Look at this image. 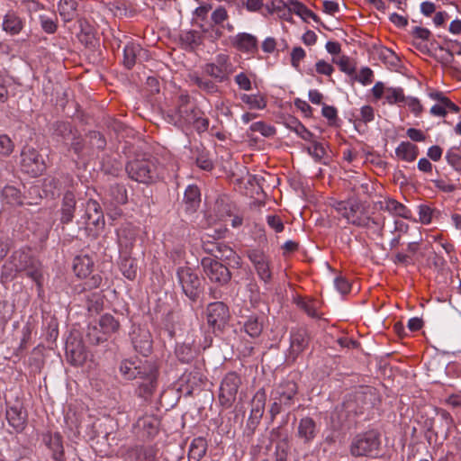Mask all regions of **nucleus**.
Wrapping results in <instances>:
<instances>
[{
	"mask_svg": "<svg viewBox=\"0 0 461 461\" xmlns=\"http://www.w3.org/2000/svg\"><path fill=\"white\" fill-rule=\"evenodd\" d=\"M192 82L196 85L201 90L208 93L214 94L219 91V87L215 85L212 80L207 78H203L198 76L191 77Z\"/></svg>",
	"mask_w": 461,
	"mask_h": 461,
	"instance_id": "40",
	"label": "nucleus"
},
{
	"mask_svg": "<svg viewBox=\"0 0 461 461\" xmlns=\"http://www.w3.org/2000/svg\"><path fill=\"white\" fill-rule=\"evenodd\" d=\"M305 57V51L301 47H295L291 53L292 65L295 68L299 66L300 61Z\"/></svg>",
	"mask_w": 461,
	"mask_h": 461,
	"instance_id": "57",
	"label": "nucleus"
},
{
	"mask_svg": "<svg viewBox=\"0 0 461 461\" xmlns=\"http://www.w3.org/2000/svg\"><path fill=\"white\" fill-rule=\"evenodd\" d=\"M243 5L249 12H258L263 6V0H245Z\"/></svg>",
	"mask_w": 461,
	"mask_h": 461,
	"instance_id": "61",
	"label": "nucleus"
},
{
	"mask_svg": "<svg viewBox=\"0 0 461 461\" xmlns=\"http://www.w3.org/2000/svg\"><path fill=\"white\" fill-rule=\"evenodd\" d=\"M375 205L379 210L388 212L392 215L402 218L409 217V210L402 203L394 199L385 198L378 201Z\"/></svg>",
	"mask_w": 461,
	"mask_h": 461,
	"instance_id": "21",
	"label": "nucleus"
},
{
	"mask_svg": "<svg viewBox=\"0 0 461 461\" xmlns=\"http://www.w3.org/2000/svg\"><path fill=\"white\" fill-rule=\"evenodd\" d=\"M77 3L74 0H60L59 11L65 22L71 21L76 14Z\"/></svg>",
	"mask_w": 461,
	"mask_h": 461,
	"instance_id": "34",
	"label": "nucleus"
},
{
	"mask_svg": "<svg viewBox=\"0 0 461 461\" xmlns=\"http://www.w3.org/2000/svg\"><path fill=\"white\" fill-rule=\"evenodd\" d=\"M139 427H149L148 435L151 436L157 432L158 421L151 418H143L138 421Z\"/></svg>",
	"mask_w": 461,
	"mask_h": 461,
	"instance_id": "51",
	"label": "nucleus"
},
{
	"mask_svg": "<svg viewBox=\"0 0 461 461\" xmlns=\"http://www.w3.org/2000/svg\"><path fill=\"white\" fill-rule=\"evenodd\" d=\"M384 97L389 104H394L405 101L403 90L401 87H389L385 89Z\"/></svg>",
	"mask_w": 461,
	"mask_h": 461,
	"instance_id": "41",
	"label": "nucleus"
},
{
	"mask_svg": "<svg viewBox=\"0 0 461 461\" xmlns=\"http://www.w3.org/2000/svg\"><path fill=\"white\" fill-rule=\"evenodd\" d=\"M93 262L87 256L77 257L74 260L73 267L78 277H86L92 271Z\"/></svg>",
	"mask_w": 461,
	"mask_h": 461,
	"instance_id": "27",
	"label": "nucleus"
},
{
	"mask_svg": "<svg viewBox=\"0 0 461 461\" xmlns=\"http://www.w3.org/2000/svg\"><path fill=\"white\" fill-rule=\"evenodd\" d=\"M14 149L11 139L6 135H0V154L9 155Z\"/></svg>",
	"mask_w": 461,
	"mask_h": 461,
	"instance_id": "52",
	"label": "nucleus"
},
{
	"mask_svg": "<svg viewBox=\"0 0 461 461\" xmlns=\"http://www.w3.org/2000/svg\"><path fill=\"white\" fill-rule=\"evenodd\" d=\"M201 264L203 273L212 282L223 285L230 279L229 269L218 260L206 257L202 259Z\"/></svg>",
	"mask_w": 461,
	"mask_h": 461,
	"instance_id": "7",
	"label": "nucleus"
},
{
	"mask_svg": "<svg viewBox=\"0 0 461 461\" xmlns=\"http://www.w3.org/2000/svg\"><path fill=\"white\" fill-rule=\"evenodd\" d=\"M334 70V68L330 63L324 61V60H319L316 63V71L319 74L330 76L332 74Z\"/></svg>",
	"mask_w": 461,
	"mask_h": 461,
	"instance_id": "58",
	"label": "nucleus"
},
{
	"mask_svg": "<svg viewBox=\"0 0 461 461\" xmlns=\"http://www.w3.org/2000/svg\"><path fill=\"white\" fill-rule=\"evenodd\" d=\"M289 128L296 133L297 136L304 140L305 141H313L314 137L313 134L304 127L300 122L297 120H292L289 124Z\"/></svg>",
	"mask_w": 461,
	"mask_h": 461,
	"instance_id": "39",
	"label": "nucleus"
},
{
	"mask_svg": "<svg viewBox=\"0 0 461 461\" xmlns=\"http://www.w3.org/2000/svg\"><path fill=\"white\" fill-rule=\"evenodd\" d=\"M446 159L456 171H461V150L451 148L446 154Z\"/></svg>",
	"mask_w": 461,
	"mask_h": 461,
	"instance_id": "43",
	"label": "nucleus"
},
{
	"mask_svg": "<svg viewBox=\"0 0 461 461\" xmlns=\"http://www.w3.org/2000/svg\"><path fill=\"white\" fill-rule=\"evenodd\" d=\"M379 445L378 434L373 430L367 431L354 438L350 453L354 456H368L377 450Z\"/></svg>",
	"mask_w": 461,
	"mask_h": 461,
	"instance_id": "5",
	"label": "nucleus"
},
{
	"mask_svg": "<svg viewBox=\"0 0 461 461\" xmlns=\"http://www.w3.org/2000/svg\"><path fill=\"white\" fill-rule=\"evenodd\" d=\"M121 375L128 380L137 377L143 379L140 387L145 395L150 394L156 384V368L148 361L123 360L120 365Z\"/></svg>",
	"mask_w": 461,
	"mask_h": 461,
	"instance_id": "2",
	"label": "nucleus"
},
{
	"mask_svg": "<svg viewBox=\"0 0 461 461\" xmlns=\"http://www.w3.org/2000/svg\"><path fill=\"white\" fill-rule=\"evenodd\" d=\"M296 393V384L293 381H287L281 384L276 389L275 398L283 403L285 407H290L294 403V398Z\"/></svg>",
	"mask_w": 461,
	"mask_h": 461,
	"instance_id": "20",
	"label": "nucleus"
},
{
	"mask_svg": "<svg viewBox=\"0 0 461 461\" xmlns=\"http://www.w3.org/2000/svg\"><path fill=\"white\" fill-rule=\"evenodd\" d=\"M231 42L234 47L242 51L252 52L258 49L257 38L247 32L238 33L231 39Z\"/></svg>",
	"mask_w": 461,
	"mask_h": 461,
	"instance_id": "22",
	"label": "nucleus"
},
{
	"mask_svg": "<svg viewBox=\"0 0 461 461\" xmlns=\"http://www.w3.org/2000/svg\"><path fill=\"white\" fill-rule=\"evenodd\" d=\"M40 22H41V28L45 32H47V33L55 32V31L57 29V24H56V22L52 18H50L47 15H40Z\"/></svg>",
	"mask_w": 461,
	"mask_h": 461,
	"instance_id": "48",
	"label": "nucleus"
},
{
	"mask_svg": "<svg viewBox=\"0 0 461 461\" xmlns=\"http://www.w3.org/2000/svg\"><path fill=\"white\" fill-rule=\"evenodd\" d=\"M405 104L409 107V109L416 115H420L423 110V107L420 102V100L416 97H405Z\"/></svg>",
	"mask_w": 461,
	"mask_h": 461,
	"instance_id": "50",
	"label": "nucleus"
},
{
	"mask_svg": "<svg viewBox=\"0 0 461 461\" xmlns=\"http://www.w3.org/2000/svg\"><path fill=\"white\" fill-rule=\"evenodd\" d=\"M240 378L236 373H229L223 378L220 387V401L221 404L229 407L235 401Z\"/></svg>",
	"mask_w": 461,
	"mask_h": 461,
	"instance_id": "8",
	"label": "nucleus"
},
{
	"mask_svg": "<svg viewBox=\"0 0 461 461\" xmlns=\"http://www.w3.org/2000/svg\"><path fill=\"white\" fill-rule=\"evenodd\" d=\"M266 402V394L262 390H258L252 399L251 417L256 419L262 417Z\"/></svg>",
	"mask_w": 461,
	"mask_h": 461,
	"instance_id": "30",
	"label": "nucleus"
},
{
	"mask_svg": "<svg viewBox=\"0 0 461 461\" xmlns=\"http://www.w3.org/2000/svg\"><path fill=\"white\" fill-rule=\"evenodd\" d=\"M21 157L22 169L32 176L40 175L45 169L43 160L34 149H24L22 151Z\"/></svg>",
	"mask_w": 461,
	"mask_h": 461,
	"instance_id": "10",
	"label": "nucleus"
},
{
	"mask_svg": "<svg viewBox=\"0 0 461 461\" xmlns=\"http://www.w3.org/2000/svg\"><path fill=\"white\" fill-rule=\"evenodd\" d=\"M9 424L16 430H22L26 421L25 412L18 406L9 407L6 411Z\"/></svg>",
	"mask_w": 461,
	"mask_h": 461,
	"instance_id": "23",
	"label": "nucleus"
},
{
	"mask_svg": "<svg viewBox=\"0 0 461 461\" xmlns=\"http://www.w3.org/2000/svg\"><path fill=\"white\" fill-rule=\"evenodd\" d=\"M191 110L197 109L189 104L188 96H181L178 107L167 113V122L173 124V117L177 116L178 114L186 115L190 113Z\"/></svg>",
	"mask_w": 461,
	"mask_h": 461,
	"instance_id": "29",
	"label": "nucleus"
},
{
	"mask_svg": "<svg viewBox=\"0 0 461 461\" xmlns=\"http://www.w3.org/2000/svg\"><path fill=\"white\" fill-rule=\"evenodd\" d=\"M309 338L306 330L295 329L291 331L289 357L294 360L308 345Z\"/></svg>",
	"mask_w": 461,
	"mask_h": 461,
	"instance_id": "16",
	"label": "nucleus"
},
{
	"mask_svg": "<svg viewBox=\"0 0 461 461\" xmlns=\"http://www.w3.org/2000/svg\"><path fill=\"white\" fill-rule=\"evenodd\" d=\"M240 100L244 104H246L249 109L261 110V109H264L267 105V102H266L265 98L260 94H256V95L242 94V95H240Z\"/></svg>",
	"mask_w": 461,
	"mask_h": 461,
	"instance_id": "32",
	"label": "nucleus"
},
{
	"mask_svg": "<svg viewBox=\"0 0 461 461\" xmlns=\"http://www.w3.org/2000/svg\"><path fill=\"white\" fill-rule=\"evenodd\" d=\"M428 376L433 383H441L447 377V363L440 356H434L426 363Z\"/></svg>",
	"mask_w": 461,
	"mask_h": 461,
	"instance_id": "17",
	"label": "nucleus"
},
{
	"mask_svg": "<svg viewBox=\"0 0 461 461\" xmlns=\"http://www.w3.org/2000/svg\"><path fill=\"white\" fill-rule=\"evenodd\" d=\"M46 443L53 453V458L56 461H59L63 456V445L61 437L59 434L50 435L46 440Z\"/></svg>",
	"mask_w": 461,
	"mask_h": 461,
	"instance_id": "33",
	"label": "nucleus"
},
{
	"mask_svg": "<svg viewBox=\"0 0 461 461\" xmlns=\"http://www.w3.org/2000/svg\"><path fill=\"white\" fill-rule=\"evenodd\" d=\"M432 210L424 204L419 206V219L423 224H429L431 221Z\"/></svg>",
	"mask_w": 461,
	"mask_h": 461,
	"instance_id": "54",
	"label": "nucleus"
},
{
	"mask_svg": "<svg viewBox=\"0 0 461 461\" xmlns=\"http://www.w3.org/2000/svg\"><path fill=\"white\" fill-rule=\"evenodd\" d=\"M234 80L241 90L249 91L251 89V81L245 73L236 75Z\"/></svg>",
	"mask_w": 461,
	"mask_h": 461,
	"instance_id": "53",
	"label": "nucleus"
},
{
	"mask_svg": "<svg viewBox=\"0 0 461 461\" xmlns=\"http://www.w3.org/2000/svg\"><path fill=\"white\" fill-rule=\"evenodd\" d=\"M4 200L9 204H19L22 203L20 192L14 186H5L2 191Z\"/></svg>",
	"mask_w": 461,
	"mask_h": 461,
	"instance_id": "42",
	"label": "nucleus"
},
{
	"mask_svg": "<svg viewBox=\"0 0 461 461\" xmlns=\"http://www.w3.org/2000/svg\"><path fill=\"white\" fill-rule=\"evenodd\" d=\"M312 145L307 148L308 153L315 159H321L325 155V148L322 143L318 142L315 139L311 141Z\"/></svg>",
	"mask_w": 461,
	"mask_h": 461,
	"instance_id": "45",
	"label": "nucleus"
},
{
	"mask_svg": "<svg viewBox=\"0 0 461 461\" xmlns=\"http://www.w3.org/2000/svg\"><path fill=\"white\" fill-rule=\"evenodd\" d=\"M144 59H147V53L140 44L131 42L124 46L123 63L128 68H132L136 62Z\"/></svg>",
	"mask_w": 461,
	"mask_h": 461,
	"instance_id": "18",
	"label": "nucleus"
},
{
	"mask_svg": "<svg viewBox=\"0 0 461 461\" xmlns=\"http://www.w3.org/2000/svg\"><path fill=\"white\" fill-rule=\"evenodd\" d=\"M184 202L186 209L194 211L200 203V191L195 185H188L185 191Z\"/></svg>",
	"mask_w": 461,
	"mask_h": 461,
	"instance_id": "28",
	"label": "nucleus"
},
{
	"mask_svg": "<svg viewBox=\"0 0 461 461\" xmlns=\"http://www.w3.org/2000/svg\"><path fill=\"white\" fill-rule=\"evenodd\" d=\"M3 30L6 32L15 35L18 34L23 27V23L22 20L14 13H9L5 14L3 20Z\"/></svg>",
	"mask_w": 461,
	"mask_h": 461,
	"instance_id": "26",
	"label": "nucleus"
},
{
	"mask_svg": "<svg viewBox=\"0 0 461 461\" xmlns=\"http://www.w3.org/2000/svg\"><path fill=\"white\" fill-rule=\"evenodd\" d=\"M297 304L309 316H311L312 318L319 317V314L317 312V306H316V303L315 302L300 300V301H298Z\"/></svg>",
	"mask_w": 461,
	"mask_h": 461,
	"instance_id": "47",
	"label": "nucleus"
},
{
	"mask_svg": "<svg viewBox=\"0 0 461 461\" xmlns=\"http://www.w3.org/2000/svg\"><path fill=\"white\" fill-rule=\"evenodd\" d=\"M319 429L312 418L304 417L300 420L297 427V436L303 443L308 444L312 442L316 438Z\"/></svg>",
	"mask_w": 461,
	"mask_h": 461,
	"instance_id": "19",
	"label": "nucleus"
},
{
	"mask_svg": "<svg viewBox=\"0 0 461 461\" xmlns=\"http://www.w3.org/2000/svg\"><path fill=\"white\" fill-rule=\"evenodd\" d=\"M207 443L203 438H194L189 447V461H199L206 453Z\"/></svg>",
	"mask_w": 461,
	"mask_h": 461,
	"instance_id": "25",
	"label": "nucleus"
},
{
	"mask_svg": "<svg viewBox=\"0 0 461 461\" xmlns=\"http://www.w3.org/2000/svg\"><path fill=\"white\" fill-rule=\"evenodd\" d=\"M243 327L245 332L252 338L258 337L261 334L263 329L262 322L259 321V320L255 316H250L244 322Z\"/></svg>",
	"mask_w": 461,
	"mask_h": 461,
	"instance_id": "36",
	"label": "nucleus"
},
{
	"mask_svg": "<svg viewBox=\"0 0 461 461\" xmlns=\"http://www.w3.org/2000/svg\"><path fill=\"white\" fill-rule=\"evenodd\" d=\"M109 195L113 202L122 204L127 202V191L122 185H113L109 189Z\"/></svg>",
	"mask_w": 461,
	"mask_h": 461,
	"instance_id": "38",
	"label": "nucleus"
},
{
	"mask_svg": "<svg viewBox=\"0 0 461 461\" xmlns=\"http://www.w3.org/2000/svg\"><path fill=\"white\" fill-rule=\"evenodd\" d=\"M334 285L338 292L344 294L349 292L350 285L347 279L342 276L335 278Z\"/></svg>",
	"mask_w": 461,
	"mask_h": 461,
	"instance_id": "56",
	"label": "nucleus"
},
{
	"mask_svg": "<svg viewBox=\"0 0 461 461\" xmlns=\"http://www.w3.org/2000/svg\"><path fill=\"white\" fill-rule=\"evenodd\" d=\"M204 71L216 81L223 82L234 72V67L227 55L219 54L213 62L205 65Z\"/></svg>",
	"mask_w": 461,
	"mask_h": 461,
	"instance_id": "6",
	"label": "nucleus"
},
{
	"mask_svg": "<svg viewBox=\"0 0 461 461\" xmlns=\"http://www.w3.org/2000/svg\"><path fill=\"white\" fill-rule=\"evenodd\" d=\"M99 326L104 334H111L118 330L120 324L112 315L104 314L99 320Z\"/></svg>",
	"mask_w": 461,
	"mask_h": 461,
	"instance_id": "37",
	"label": "nucleus"
},
{
	"mask_svg": "<svg viewBox=\"0 0 461 461\" xmlns=\"http://www.w3.org/2000/svg\"><path fill=\"white\" fill-rule=\"evenodd\" d=\"M131 342L136 351L147 356L152 349L150 332L143 327H133L131 333Z\"/></svg>",
	"mask_w": 461,
	"mask_h": 461,
	"instance_id": "14",
	"label": "nucleus"
},
{
	"mask_svg": "<svg viewBox=\"0 0 461 461\" xmlns=\"http://www.w3.org/2000/svg\"><path fill=\"white\" fill-rule=\"evenodd\" d=\"M251 131L261 133L264 137H269L275 133V129L269 125L265 124L263 122H257L250 125Z\"/></svg>",
	"mask_w": 461,
	"mask_h": 461,
	"instance_id": "46",
	"label": "nucleus"
},
{
	"mask_svg": "<svg viewBox=\"0 0 461 461\" xmlns=\"http://www.w3.org/2000/svg\"><path fill=\"white\" fill-rule=\"evenodd\" d=\"M357 80L364 86L369 85L373 81V71L369 68H363L357 76Z\"/></svg>",
	"mask_w": 461,
	"mask_h": 461,
	"instance_id": "55",
	"label": "nucleus"
},
{
	"mask_svg": "<svg viewBox=\"0 0 461 461\" xmlns=\"http://www.w3.org/2000/svg\"><path fill=\"white\" fill-rule=\"evenodd\" d=\"M230 317L227 306L221 302L210 303L207 307V321L214 329H221Z\"/></svg>",
	"mask_w": 461,
	"mask_h": 461,
	"instance_id": "13",
	"label": "nucleus"
},
{
	"mask_svg": "<svg viewBox=\"0 0 461 461\" xmlns=\"http://www.w3.org/2000/svg\"><path fill=\"white\" fill-rule=\"evenodd\" d=\"M177 277L186 296L194 300L200 286L197 275L190 267H180L177 271Z\"/></svg>",
	"mask_w": 461,
	"mask_h": 461,
	"instance_id": "12",
	"label": "nucleus"
},
{
	"mask_svg": "<svg viewBox=\"0 0 461 461\" xmlns=\"http://www.w3.org/2000/svg\"><path fill=\"white\" fill-rule=\"evenodd\" d=\"M58 181L54 178H48L44 181V190L51 195H55V190L59 191Z\"/></svg>",
	"mask_w": 461,
	"mask_h": 461,
	"instance_id": "62",
	"label": "nucleus"
},
{
	"mask_svg": "<svg viewBox=\"0 0 461 461\" xmlns=\"http://www.w3.org/2000/svg\"><path fill=\"white\" fill-rule=\"evenodd\" d=\"M331 206L349 224L367 229L377 227L380 230L384 229V221H378L366 215L357 199L351 198L347 201H334Z\"/></svg>",
	"mask_w": 461,
	"mask_h": 461,
	"instance_id": "1",
	"label": "nucleus"
},
{
	"mask_svg": "<svg viewBox=\"0 0 461 461\" xmlns=\"http://www.w3.org/2000/svg\"><path fill=\"white\" fill-rule=\"evenodd\" d=\"M288 11L294 12L303 20L310 18L316 20L317 18V16L311 10H309L304 5L296 0H290L288 4Z\"/></svg>",
	"mask_w": 461,
	"mask_h": 461,
	"instance_id": "35",
	"label": "nucleus"
},
{
	"mask_svg": "<svg viewBox=\"0 0 461 461\" xmlns=\"http://www.w3.org/2000/svg\"><path fill=\"white\" fill-rule=\"evenodd\" d=\"M395 154L398 158L407 162H411L418 157L419 150L416 145L409 141H402L396 148Z\"/></svg>",
	"mask_w": 461,
	"mask_h": 461,
	"instance_id": "24",
	"label": "nucleus"
},
{
	"mask_svg": "<svg viewBox=\"0 0 461 461\" xmlns=\"http://www.w3.org/2000/svg\"><path fill=\"white\" fill-rule=\"evenodd\" d=\"M212 10V5L210 4H203L195 8L194 10V15L201 19L205 20L207 18L208 13Z\"/></svg>",
	"mask_w": 461,
	"mask_h": 461,
	"instance_id": "60",
	"label": "nucleus"
},
{
	"mask_svg": "<svg viewBox=\"0 0 461 461\" xmlns=\"http://www.w3.org/2000/svg\"><path fill=\"white\" fill-rule=\"evenodd\" d=\"M267 221L268 225L276 232H281L284 229V224L278 216L268 215L267 217Z\"/></svg>",
	"mask_w": 461,
	"mask_h": 461,
	"instance_id": "59",
	"label": "nucleus"
},
{
	"mask_svg": "<svg viewBox=\"0 0 461 461\" xmlns=\"http://www.w3.org/2000/svg\"><path fill=\"white\" fill-rule=\"evenodd\" d=\"M247 254L259 279L268 283L272 277L268 257L259 249H250Z\"/></svg>",
	"mask_w": 461,
	"mask_h": 461,
	"instance_id": "9",
	"label": "nucleus"
},
{
	"mask_svg": "<svg viewBox=\"0 0 461 461\" xmlns=\"http://www.w3.org/2000/svg\"><path fill=\"white\" fill-rule=\"evenodd\" d=\"M9 264L11 271L24 272L27 276L32 278L38 285H41L42 279L41 264L32 258L27 251H15Z\"/></svg>",
	"mask_w": 461,
	"mask_h": 461,
	"instance_id": "4",
	"label": "nucleus"
},
{
	"mask_svg": "<svg viewBox=\"0 0 461 461\" xmlns=\"http://www.w3.org/2000/svg\"><path fill=\"white\" fill-rule=\"evenodd\" d=\"M173 124L176 126L193 124L197 131L203 132L208 129L209 122L202 116L200 110H191L186 115L178 114L173 117Z\"/></svg>",
	"mask_w": 461,
	"mask_h": 461,
	"instance_id": "15",
	"label": "nucleus"
},
{
	"mask_svg": "<svg viewBox=\"0 0 461 461\" xmlns=\"http://www.w3.org/2000/svg\"><path fill=\"white\" fill-rule=\"evenodd\" d=\"M229 18L228 11L224 6H217L211 14V21L215 25H220Z\"/></svg>",
	"mask_w": 461,
	"mask_h": 461,
	"instance_id": "44",
	"label": "nucleus"
},
{
	"mask_svg": "<svg viewBox=\"0 0 461 461\" xmlns=\"http://www.w3.org/2000/svg\"><path fill=\"white\" fill-rule=\"evenodd\" d=\"M129 176L143 184H149L162 177V174L152 158H136L130 161L126 166Z\"/></svg>",
	"mask_w": 461,
	"mask_h": 461,
	"instance_id": "3",
	"label": "nucleus"
},
{
	"mask_svg": "<svg viewBox=\"0 0 461 461\" xmlns=\"http://www.w3.org/2000/svg\"><path fill=\"white\" fill-rule=\"evenodd\" d=\"M360 113H361V119L365 122H371L374 120V110L369 105L363 106L361 108Z\"/></svg>",
	"mask_w": 461,
	"mask_h": 461,
	"instance_id": "63",
	"label": "nucleus"
},
{
	"mask_svg": "<svg viewBox=\"0 0 461 461\" xmlns=\"http://www.w3.org/2000/svg\"><path fill=\"white\" fill-rule=\"evenodd\" d=\"M407 136L414 141H423L425 140V136L422 131L414 128L407 130Z\"/></svg>",
	"mask_w": 461,
	"mask_h": 461,
	"instance_id": "64",
	"label": "nucleus"
},
{
	"mask_svg": "<svg viewBox=\"0 0 461 461\" xmlns=\"http://www.w3.org/2000/svg\"><path fill=\"white\" fill-rule=\"evenodd\" d=\"M76 201L75 197L72 194L68 193L65 194L62 204V217L61 221L63 222H69L73 218L74 208H75Z\"/></svg>",
	"mask_w": 461,
	"mask_h": 461,
	"instance_id": "31",
	"label": "nucleus"
},
{
	"mask_svg": "<svg viewBox=\"0 0 461 461\" xmlns=\"http://www.w3.org/2000/svg\"><path fill=\"white\" fill-rule=\"evenodd\" d=\"M85 218L86 228L92 230L91 226L94 227V235H97L104 229V217L97 201L90 199L86 202Z\"/></svg>",
	"mask_w": 461,
	"mask_h": 461,
	"instance_id": "11",
	"label": "nucleus"
},
{
	"mask_svg": "<svg viewBox=\"0 0 461 461\" xmlns=\"http://www.w3.org/2000/svg\"><path fill=\"white\" fill-rule=\"evenodd\" d=\"M182 40L191 47L197 46L201 42L200 35L195 31H189L185 32L182 36Z\"/></svg>",
	"mask_w": 461,
	"mask_h": 461,
	"instance_id": "49",
	"label": "nucleus"
}]
</instances>
